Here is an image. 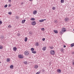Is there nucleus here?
I'll return each instance as SVG.
<instances>
[{
  "mask_svg": "<svg viewBox=\"0 0 74 74\" xmlns=\"http://www.w3.org/2000/svg\"><path fill=\"white\" fill-rule=\"evenodd\" d=\"M37 11L36 10H34L33 12V14L34 15H35V14H37Z\"/></svg>",
  "mask_w": 74,
  "mask_h": 74,
  "instance_id": "1a4fd4ad",
  "label": "nucleus"
},
{
  "mask_svg": "<svg viewBox=\"0 0 74 74\" xmlns=\"http://www.w3.org/2000/svg\"><path fill=\"white\" fill-rule=\"evenodd\" d=\"M60 34H63V33H64V32H63L62 30L60 31Z\"/></svg>",
  "mask_w": 74,
  "mask_h": 74,
  "instance_id": "9b49d317",
  "label": "nucleus"
},
{
  "mask_svg": "<svg viewBox=\"0 0 74 74\" xmlns=\"http://www.w3.org/2000/svg\"><path fill=\"white\" fill-rule=\"evenodd\" d=\"M6 61L8 62L9 61H10V58H8L6 60Z\"/></svg>",
  "mask_w": 74,
  "mask_h": 74,
  "instance_id": "4be33fe9",
  "label": "nucleus"
},
{
  "mask_svg": "<svg viewBox=\"0 0 74 74\" xmlns=\"http://www.w3.org/2000/svg\"><path fill=\"white\" fill-rule=\"evenodd\" d=\"M57 22H58V21H57L56 20H54V23H57Z\"/></svg>",
  "mask_w": 74,
  "mask_h": 74,
  "instance_id": "c756f323",
  "label": "nucleus"
},
{
  "mask_svg": "<svg viewBox=\"0 0 74 74\" xmlns=\"http://www.w3.org/2000/svg\"><path fill=\"white\" fill-rule=\"evenodd\" d=\"M0 63H1V62H0Z\"/></svg>",
  "mask_w": 74,
  "mask_h": 74,
  "instance_id": "3c124183",
  "label": "nucleus"
},
{
  "mask_svg": "<svg viewBox=\"0 0 74 74\" xmlns=\"http://www.w3.org/2000/svg\"><path fill=\"white\" fill-rule=\"evenodd\" d=\"M38 67V65H36L34 67V68H35V69H37Z\"/></svg>",
  "mask_w": 74,
  "mask_h": 74,
  "instance_id": "dca6fc26",
  "label": "nucleus"
},
{
  "mask_svg": "<svg viewBox=\"0 0 74 74\" xmlns=\"http://www.w3.org/2000/svg\"><path fill=\"white\" fill-rule=\"evenodd\" d=\"M56 8L55 7H53L52 8V9L53 10H55V9Z\"/></svg>",
  "mask_w": 74,
  "mask_h": 74,
  "instance_id": "2f4dec72",
  "label": "nucleus"
},
{
  "mask_svg": "<svg viewBox=\"0 0 74 74\" xmlns=\"http://www.w3.org/2000/svg\"><path fill=\"white\" fill-rule=\"evenodd\" d=\"M72 64H73V66H74V62H73L72 63Z\"/></svg>",
  "mask_w": 74,
  "mask_h": 74,
  "instance_id": "37998d69",
  "label": "nucleus"
},
{
  "mask_svg": "<svg viewBox=\"0 0 74 74\" xmlns=\"http://www.w3.org/2000/svg\"><path fill=\"white\" fill-rule=\"evenodd\" d=\"M60 50H61V51L62 52H63V51H64V49H61Z\"/></svg>",
  "mask_w": 74,
  "mask_h": 74,
  "instance_id": "cd10ccee",
  "label": "nucleus"
},
{
  "mask_svg": "<svg viewBox=\"0 0 74 74\" xmlns=\"http://www.w3.org/2000/svg\"><path fill=\"white\" fill-rule=\"evenodd\" d=\"M29 1H32L33 0H29Z\"/></svg>",
  "mask_w": 74,
  "mask_h": 74,
  "instance_id": "49530a36",
  "label": "nucleus"
},
{
  "mask_svg": "<svg viewBox=\"0 0 74 74\" xmlns=\"http://www.w3.org/2000/svg\"><path fill=\"white\" fill-rule=\"evenodd\" d=\"M13 49L14 51H16V50H17V48H16V47H14Z\"/></svg>",
  "mask_w": 74,
  "mask_h": 74,
  "instance_id": "0eeeda50",
  "label": "nucleus"
},
{
  "mask_svg": "<svg viewBox=\"0 0 74 74\" xmlns=\"http://www.w3.org/2000/svg\"><path fill=\"white\" fill-rule=\"evenodd\" d=\"M43 20H44H44H45V19H44Z\"/></svg>",
  "mask_w": 74,
  "mask_h": 74,
  "instance_id": "09e8293b",
  "label": "nucleus"
},
{
  "mask_svg": "<svg viewBox=\"0 0 74 74\" xmlns=\"http://www.w3.org/2000/svg\"><path fill=\"white\" fill-rule=\"evenodd\" d=\"M1 24H2V21H0V25H1Z\"/></svg>",
  "mask_w": 74,
  "mask_h": 74,
  "instance_id": "c9c22d12",
  "label": "nucleus"
},
{
  "mask_svg": "<svg viewBox=\"0 0 74 74\" xmlns=\"http://www.w3.org/2000/svg\"><path fill=\"white\" fill-rule=\"evenodd\" d=\"M36 21H33L32 22V25H33V26H34L36 25Z\"/></svg>",
  "mask_w": 74,
  "mask_h": 74,
  "instance_id": "423d86ee",
  "label": "nucleus"
},
{
  "mask_svg": "<svg viewBox=\"0 0 74 74\" xmlns=\"http://www.w3.org/2000/svg\"><path fill=\"white\" fill-rule=\"evenodd\" d=\"M25 21H26V20H23L22 21V23H24L25 22Z\"/></svg>",
  "mask_w": 74,
  "mask_h": 74,
  "instance_id": "2eb2a0df",
  "label": "nucleus"
},
{
  "mask_svg": "<svg viewBox=\"0 0 74 74\" xmlns=\"http://www.w3.org/2000/svg\"><path fill=\"white\" fill-rule=\"evenodd\" d=\"M54 33H56V34L58 33V31L56 30H54Z\"/></svg>",
  "mask_w": 74,
  "mask_h": 74,
  "instance_id": "4468645a",
  "label": "nucleus"
},
{
  "mask_svg": "<svg viewBox=\"0 0 74 74\" xmlns=\"http://www.w3.org/2000/svg\"><path fill=\"white\" fill-rule=\"evenodd\" d=\"M27 41V38L26 37H25V42H26V41Z\"/></svg>",
  "mask_w": 74,
  "mask_h": 74,
  "instance_id": "f3484780",
  "label": "nucleus"
},
{
  "mask_svg": "<svg viewBox=\"0 0 74 74\" xmlns=\"http://www.w3.org/2000/svg\"><path fill=\"white\" fill-rule=\"evenodd\" d=\"M21 4H22V3H21Z\"/></svg>",
  "mask_w": 74,
  "mask_h": 74,
  "instance_id": "8fccbe9b",
  "label": "nucleus"
},
{
  "mask_svg": "<svg viewBox=\"0 0 74 74\" xmlns=\"http://www.w3.org/2000/svg\"><path fill=\"white\" fill-rule=\"evenodd\" d=\"M40 73V71H38L36 73V74H39Z\"/></svg>",
  "mask_w": 74,
  "mask_h": 74,
  "instance_id": "c85d7f7f",
  "label": "nucleus"
},
{
  "mask_svg": "<svg viewBox=\"0 0 74 74\" xmlns=\"http://www.w3.org/2000/svg\"><path fill=\"white\" fill-rule=\"evenodd\" d=\"M61 3H64V0H61Z\"/></svg>",
  "mask_w": 74,
  "mask_h": 74,
  "instance_id": "5701e85b",
  "label": "nucleus"
},
{
  "mask_svg": "<svg viewBox=\"0 0 74 74\" xmlns=\"http://www.w3.org/2000/svg\"><path fill=\"white\" fill-rule=\"evenodd\" d=\"M32 53H36V51H32Z\"/></svg>",
  "mask_w": 74,
  "mask_h": 74,
  "instance_id": "412c9836",
  "label": "nucleus"
},
{
  "mask_svg": "<svg viewBox=\"0 0 74 74\" xmlns=\"http://www.w3.org/2000/svg\"><path fill=\"white\" fill-rule=\"evenodd\" d=\"M41 30H42V31H44V30H45V29H44V28H42L41 29Z\"/></svg>",
  "mask_w": 74,
  "mask_h": 74,
  "instance_id": "473e14b6",
  "label": "nucleus"
},
{
  "mask_svg": "<svg viewBox=\"0 0 74 74\" xmlns=\"http://www.w3.org/2000/svg\"><path fill=\"white\" fill-rule=\"evenodd\" d=\"M8 6H9V7H11V5H8Z\"/></svg>",
  "mask_w": 74,
  "mask_h": 74,
  "instance_id": "a18cd8bd",
  "label": "nucleus"
},
{
  "mask_svg": "<svg viewBox=\"0 0 74 74\" xmlns=\"http://www.w3.org/2000/svg\"><path fill=\"white\" fill-rule=\"evenodd\" d=\"M73 32H74V29H73Z\"/></svg>",
  "mask_w": 74,
  "mask_h": 74,
  "instance_id": "de8ad7c7",
  "label": "nucleus"
},
{
  "mask_svg": "<svg viewBox=\"0 0 74 74\" xmlns=\"http://www.w3.org/2000/svg\"><path fill=\"white\" fill-rule=\"evenodd\" d=\"M31 21H35V18H32L30 19Z\"/></svg>",
  "mask_w": 74,
  "mask_h": 74,
  "instance_id": "ddd939ff",
  "label": "nucleus"
},
{
  "mask_svg": "<svg viewBox=\"0 0 74 74\" xmlns=\"http://www.w3.org/2000/svg\"><path fill=\"white\" fill-rule=\"evenodd\" d=\"M23 62L25 64H27V62L26 61H24Z\"/></svg>",
  "mask_w": 74,
  "mask_h": 74,
  "instance_id": "aec40b11",
  "label": "nucleus"
},
{
  "mask_svg": "<svg viewBox=\"0 0 74 74\" xmlns=\"http://www.w3.org/2000/svg\"><path fill=\"white\" fill-rule=\"evenodd\" d=\"M18 57L20 59H22L23 58V56L22 55H19L18 56Z\"/></svg>",
  "mask_w": 74,
  "mask_h": 74,
  "instance_id": "20e7f679",
  "label": "nucleus"
},
{
  "mask_svg": "<svg viewBox=\"0 0 74 74\" xmlns=\"http://www.w3.org/2000/svg\"><path fill=\"white\" fill-rule=\"evenodd\" d=\"M34 50V48H32L31 49V51H33Z\"/></svg>",
  "mask_w": 74,
  "mask_h": 74,
  "instance_id": "393cba45",
  "label": "nucleus"
},
{
  "mask_svg": "<svg viewBox=\"0 0 74 74\" xmlns=\"http://www.w3.org/2000/svg\"><path fill=\"white\" fill-rule=\"evenodd\" d=\"M8 5L7 4L5 5V6H4V7L5 8H6V7H7Z\"/></svg>",
  "mask_w": 74,
  "mask_h": 74,
  "instance_id": "7c9ffc66",
  "label": "nucleus"
},
{
  "mask_svg": "<svg viewBox=\"0 0 74 74\" xmlns=\"http://www.w3.org/2000/svg\"><path fill=\"white\" fill-rule=\"evenodd\" d=\"M13 67H14V65H11L10 66V69H13Z\"/></svg>",
  "mask_w": 74,
  "mask_h": 74,
  "instance_id": "f8f14e48",
  "label": "nucleus"
},
{
  "mask_svg": "<svg viewBox=\"0 0 74 74\" xmlns=\"http://www.w3.org/2000/svg\"><path fill=\"white\" fill-rule=\"evenodd\" d=\"M64 48H66V45H64Z\"/></svg>",
  "mask_w": 74,
  "mask_h": 74,
  "instance_id": "79ce46f5",
  "label": "nucleus"
},
{
  "mask_svg": "<svg viewBox=\"0 0 74 74\" xmlns=\"http://www.w3.org/2000/svg\"><path fill=\"white\" fill-rule=\"evenodd\" d=\"M38 45H39V44H38V42H37L36 43V46L37 47H38Z\"/></svg>",
  "mask_w": 74,
  "mask_h": 74,
  "instance_id": "a878e982",
  "label": "nucleus"
},
{
  "mask_svg": "<svg viewBox=\"0 0 74 74\" xmlns=\"http://www.w3.org/2000/svg\"><path fill=\"white\" fill-rule=\"evenodd\" d=\"M57 71L58 73H61V71H61V70H60V69H58Z\"/></svg>",
  "mask_w": 74,
  "mask_h": 74,
  "instance_id": "9d476101",
  "label": "nucleus"
},
{
  "mask_svg": "<svg viewBox=\"0 0 74 74\" xmlns=\"http://www.w3.org/2000/svg\"><path fill=\"white\" fill-rule=\"evenodd\" d=\"M24 54L25 55H29V53L27 51H25L24 52Z\"/></svg>",
  "mask_w": 74,
  "mask_h": 74,
  "instance_id": "f03ea898",
  "label": "nucleus"
},
{
  "mask_svg": "<svg viewBox=\"0 0 74 74\" xmlns=\"http://www.w3.org/2000/svg\"><path fill=\"white\" fill-rule=\"evenodd\" d=\"M49 48H51V49H53V47H49Z\"/></svg>",
  "mask_w": 74,
  "mask_h": 74,
  "instance_id": "58836bf2",
  "label": "nucleus"
},
{
  "mask_svg": "<svg viewBox=\"0 0 74 74\" xmlns=\"http://www.w3.org/2000/svg\"><path fill=\"white\" fill-rule=\"evenodd\" d=\"M39 22H44V20L42 19V20H40L39 21Z\"/></svg>",
  "mask_w": 74,
  "mask_h": 74,
  "instance_id": "a211bd4d",
  "label": "nucleus"
},
{
  "mask_svg": "<svg viewBox=\"0 0 74 74\" xmlns=\"http://www.w3.org/2000/svg\"><path fill=\"white\" fill-rule=\"evenodd\" d=\"M29 34H32V32H29Z\"/></svg>",
  "mask_w": 74,
  "mask_h": 74,
  "instance_id": "a19ab883",
  "label": "nucleus"
},
{
  "mask_svg": "<svg viewBox=\"0 0 74 74\" xmlns=\"http://www.w3.org/2000/svg\"><path fill=\"white\" fill-rule=\"evenodd\" d=\"M72 54H74V52H72Z\"/></svg>",
  "mask_w": 74,
  "mask_h": 74,
  "instance_id": "c03bdc74",
  "label": "nucleus"
},
{
  "mask_svg": "<svg viewBox=\"0 0 74 74\" xmlns=\"http://www.w3.org/2000/svg\"><path fill=\"white\" fill-rule=\"evenodd\" d=\"M8 27L9 28H10V27H11V25H9L8 26Z\"/></svg>",
  "mask_w": 74,
  "mask_h": 74,
  "instance_id": "72a5a7b5",
  "label": "nucleus"
},
{
  "mask_svg": "<svg viewBox=\"0 0 74 74\" xmlns=\"http://www.w3.org/2000/svg\"><path fill=\"white\" fill-rule=\"evenodd\" d=\"M61 30L64 32H65L66 31V29L65 28L63 27L62 28Z\"/></svg>",
  "mask_w": 74,
  "mask_h": 74,
  "instance_id": "39448f33",
  "label": "nucleus"
},
{
  "mask_svg": "<svg viewBox=\"0 0 74 74\" xmlns=\"http://www.w3.org/2000/svg\"><path fill=\"white\" fill-rule=\"evenodd\" d=\"M16 18L17 19H18L19 17H16Z\"/></svg>",
  "mask_w": 74,
  "mask_h": 74,
  "instance_id": "4c0bfd02",
  "label": "nucleus"
},
{
  "mask_svg": "<svg viewBox=\"0 0 74 74\" xmlns=\"http://www.w3.org/2000/svg\"><path fill=\"white\" fill-rule=\"evenodd\" d=\"M50 53L51 55H55V51L53 50H52L50 51Z\"/></svg>",
  "mask_w": 74,
  "mask_h": 74,
  "instance_id": "f257e3e1",
  "label": "nucleus"
},
{
  "mask_svg": "<svg viewBox=\"0 0 74 74\" xmlns=\"http://www.w3.org/2000/svg\"><path fill=\"white\" fill-rule=\"evenodd\" d=\"M8 14H9V15H11V14H12V13H11V12H8Z\"/></svg>",
  "mask_w": 74,
  "mask_h": 74,
  "instance_id": "b1692460",
  "label": "nucleus"
},
{
  "mask_svg": "<svg viewBox=\"0 0 74 74\" xmlns=\"http://www.w3.org/2000/svg\"><path fill=\"white\" fill-rule=\"evenodd\" d=\"M17 36H21V35L20 34H17Z\"/></svg>",
  "mask_w": 74,
  "mask_h": 74,
  "instance_id": "e433bc0d",
  "label": "nucleus"
},
{
  "mask_svg": "<svg viewBox=\"0 0 74 74\" xmlns=\"http://www.w3.org/2000/svg\"><path fill=\"white\" fill-rule=\"evenodd\" d=\"M74 43H73L71 44V47H74Z\"/></svg>",
  "mask_w": 74,
  "mask_h": 74,
  "instance_id": "6ab92c4d",
  "label": "nucleus"
},
{
  "mask_svg": "<svg viewBox=\"0 0 74 74\" xmlns=\"http://www.w3.org/2000/svg\"><path fill=\"white\" fill-rule=\"evenodd\" d=\"M65 22H68L69 21V19L68 17L65 18L64 19Z\"/></svg>",
  "mask_w": 74,
  "mask_h": 74,
  "instance_id": "7ed1b4c3",
  "label": "nucleus"
},
{
  "mask_svg": "<svg viewBox=\"0 0 74 74\" xmlns=\"http://www.w3.org/2000/svg\"><path fill=\"white\" fill-rule=\"evenodd\" d=\"M45 38H42V41H45Z\"/></svg>",
  "mask_w": 74,
  "mask_h": 74,
  "instance_id": "f704fd0d",
  "label": "nucleus"
},
{
  "mask_svg": "<svg viewBox=\"0 0 74 74\" xmlns=\"http://www.w3.org/2000/svg\"><path fill=\"white\" fill-rule=\"evenodd\" d=\"M3 47H2L0 45V49H3Z\"/></svg>",
  "mask_w": 74,
  "mask_h": 74,
  "instance_id": "bb28decb",
  "label": "nucleus"
},
{
  "mask_svg": "<svg viewBox=\"0 0 74 74\" xmlns=\"http://www.w3.org/2000/svg\"><path fill=\"white\" fill-rule=\"evenodd\" d=\"M8 1H9V2H11V0H9Z\"/></svg>",
  "mask_w": 74,
  "mask_h": 74,
  "instance_id": "ea45409f",
  "label": "nucleus"
},
{
  "mask_svg": "<svg viewBox=\"0 0 74 74\" xmlns=\"http://www.w3.org/2000/svg\"><path fill=\"white\" fill-rule=\"evenodd\" d=\"M42 49L43 51H45V50H46V49H47V47H43Z\"/></svg>",
  "mask_w": 74,
  "mask_h": 74,
  "instance_id": "6e6552de",
  "label": "nucleus"
}]
</instances>
